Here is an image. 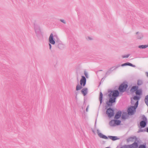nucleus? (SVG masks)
<instances>
[{"mask_svg":"<svg viewBox=\"0 0 148 148\" xmlns=\"http://www.w3.org/2000/svg\"><path fill=\"white\" fill-rule=\"evenodd\" d=\"M126 65H128L130 66H132V67H134L135 66L133 64H132L129 63V62H127L124 64H123L121 65L122 66H126Z\"/></svg>","mask_w":148,"mask_h":148,"instance_id":"obj_12","label":"nucleus"},{"mask_svg":"<svg viewBox=\"0 0 148 148\" xmlns=\"http://www.w3.org/2000/svg\"><path fill=\"white\" fill-rule=\"evenodd\" d=\"M61 21L62 22H63L64 23H65V22H64V20H61Z\"/></svg>","mask_w":148,"mask_h":148,"instance_id":"obj_27","label":"nucleus"},{"mask_svg":"<svg viewBox=\"0 0 148 148\" xmlns=\"http://www.w3.org/2000/svg\"><path fill=\"white\" fill-rule=\"evenodd\" d=\"M127 87V84H123L120 86L119 89L120 92H123L125 90Z\"/></svg>","mask_w":148,"mask_h":148,"instance_id":"obj_4","label":"nucleus"},{"mask_svg":"<svg viewBox=\"0 0 148 148\" xmlns=\"http://www.w3.org/2000/svg\"><path fill=\"white\" fill-rule=\"evenodd\" d=\"M89 38L90 40H91V38Z\"/></svg>","mask_w":148,"mask_h":148,"instance_id":"obj_33","label":"nucleus"},{"mask_svg":"<svg viewBox=\"0 0 148 148\" xmlns=\"http://www.w3.org/2000/svg\"><path fill=\"white\" fill-rule=\"evenodd\" d=\"M138 88V86H133L130 90V91L131 92H133L136 90H137Z\"/></svg>","mask_w":148,"mask_h":148,"instance_id":"obj_11","label":"nucleus"},{"mask_svg":"<svg viewBox=\"0 0 148 148\" xmlns=\"http://www.w3.org/2000/svg\"><path fill=\"white\" fill-rule=\"evenodd\" d=\"M127 114L126 112H124L123 113L122 115V118L123 119H125L127 118Z\"/></svg>","mask_w":148,"mask_h":148,"instance_id":"obj_15","label":"nucleus"},{"mask_svg":"<svg viewBox=\"0 0 148 148\" xmlns=\"http://www.w3.org/2000/svg\"><path fill=\"white\" fill-rule=\"evenodd\" d=\"M106 112L108 116L110 118L113 116L114 115V111L110 108L107 109Z\"/></svg>","mask_w":148,"mask_h":148,"instance_id":"obj_5","label":"nucleus"},{"mask_svg":"<svg viewBox=\"0 0 148 148\" xmlns=\"http://www.w3.org/2000/svg\"><path fill=\"white\" fill-rule=\"evenodd\" d=\"M139 148H146V147L144 145H141L140 146Z\"/></svg>","mask_w":148,"mask_h":148,"instance_id":"obj_24","label":"nucleus"},{"mask_svg":"<svg viewBox=\"0 0 148 148\" xmlns=\"http://www.w3.org/2000/svg\"><path fill=\"white\" fill-rule=\"evenodd\" d=\"M138 147V144L136 143H134L131 145H127V148H136Z\"/></svg>","mask_w":148,"mask_h":148,"instance_id":"obj_7","label":"nucleus"},{"mask_svg":"<svg viewBox=\"0 0 148 148\" xmlns=\"http://www.w3.org/2000/svg\"><path fill=\"white\" fill-rule=\"evenodd\" d=\"M98 135L99 137L101 138L104 139H107L108 138L106 136L103 135L101 133H99V134Z\"/></svg>","mask_w":148,"mask_h":148,"instance_id":"obj_16","label":"nucleus"},{"mask_svg":"<svg viewBox=\"0 0 148 148\" xmlns=\"http://www.w3.org/2000/svg\"><path fill=\"white\" fill-rule=\"evenodd\" d=\"M115 125H120L121 123V121L119 120H115Z\"/></svg>","mask_w":148,"mask_h":148,"instance_id":"obj_22","label":"nucleus"},{"mask_svg":"<svg viewBox=\"0 0 148 148\" xmlns=\"http://www.w3.org/2000/svg\"><path fill=\"white\" fill-rule=\"evenodd\" d=\"M115 120H112L109 123V124L111 126H114L115 125Z\"/></svg>","mask_w":148,"mask_h":148,"instance_id":"obj_14","label":"nucleus"},{"mask_svg":"<svg viewBox=\"0 0 148 148\" xmlns=\"http://www.w3.org/2000/svg\"><path fill=\"white\" fill-rule=\"evenodd\" d=\"M121 111H119L117 112V113L116 114L115 117L114 118L115 119H119L121 116Z\"/></svg>","mask_w":148,"mask_h":148,"instance_id":"obj_8","label":"nucleus"},{"mask_svg":"<svg viewBox=\"0 0 148 148\" xmlns=\"http://www.w3.org/2000/svg\"><path fill=\"white\" fill-rule=\"evenodd\" d=\"M147 76H148V73H147Z\"/></svg>","mask_w":148,"mask_h":148,"instance_id":"obj_32","label":"nucleus"},{"mask_svg":"<svg viewBox=\"0 0 148 148\" xmlns=\"http://www.w3.org/2000/svg\"><path fill=\"white\" fill-rule=\"evenodd\" d=\"M85 75L86 76V77H87V78H88V74L86 73H85Z\"/></svg>","mask_w":148,"mask_h":148,"instance_id":"obj_26","label":"nucleus"},{"mask_svg":"<svg viewBox=\"0 0 148 148\" xmlns=\"http://www.w3.org/2000/svg\"><path fill=\"white\" fill-rule=\"evenodd\" d=\"M147 132H148V128L147 129Z\"/></svg>","mask_w":148,"mask_h":148,"instance_id":"obj_29","label":"nucleus"},{"mask_svg":"<svg viewBox=\"0 0 148 148\" xmlns=\"http://www.w3.org/2000/svg\"><path fill=\"white\" fill-rule=\"evenodd\" d=\"M136 137H130L128 139V141L133 140H134L135 141L136 140Z\"/></svg>","mask_w":148,"mask_h":148,"instance_id":"obj_18","label":"nucleus"},{"mask_svg":"<svg viewBox=\"0 0 148 148\" xmlns=\"http://www.w3.org/2000/svg\"><path fill=\"white\" fill-rule=\"evenodd\" d=\"M142 91L141 89L137 90L136 92V94L137 95H141Z\"/></svg>","mask_w":148,"mask_h":148,"instance_id":"obj_13","label":"nucleus"},{"mask_svg":"<svg viewBox=\"0 0 148 148\" xmlns=\"http://www.w3.org/2000/svg\"><path fill=\"white\" fill-rule=\"evenodd\" d=\"M87 89L86 88H84L82 90V92L84 96L86 95L87 93Z\"/></svg>","mask_w":148,"mask_h":148,"instance_id":"obj_10","label":"nucleus"},{"mask_svg":"<svg viewBox=\"0 0 148 148\" xmlns=\"http://www.w3.org/2000/svg\"><path fill=\"white\" fill-rule=\"evenodd\" d=\"M140 97L137 96H134L132 99H131V103L133 104L135 102L134 106H131L128 109L127 112L128 114L132 115L134 114L136 111V109L138 104V100Z\"/></svg>","mask_w":148,"mask_h":148,"instance_id":"obj_1","label":"nucleus"},{"mask_svg":"<svg viewBox=\"0 0 148 148\" xmlns=\"http://www.w3.org/2000/svg\"><path fill=\"white\" fill-rule=\"evenodd\" d=\"M87 110H88V108H87L86 109V110L87 111Z\"/></svg>","mask_w":148,"mask_h":148,"instance_id":"obj_31","label":"nucleus"},{"mask_svg":"<svg viewBox=\"0 0 148 148\" xmlns=\"http://www.w3.org/2000/svg\"><path fill=\"white\" fill-rule=\"evenodd\" d=\"M106 148H109V147H106Z\"/></svg>","mask_w":148,"mask_h":148,"instance_id":"obj_34","label":"nucleus"},{"mask_svg":"<svg viewBox=\"0 0 148 148\" xmlns=\"http://www.w3.org/2000/svg\"><path fill=\"white\" fill-rule=\"evenodd\" d=\"M102 98H103V94H102V92H100V96H99V99L101 103H102Z\"/></svg>","mask_w":148,"mask_h":148,"instance_id":"obj_17","label":"nucleus"},{"mask_svg":"<svg viewBox=\"0 0 148 148\" xmlns=\"http://www.w3.org/2000/svg\"><path fill=\"white\" fill-rule=\"evenodd\" d=\"M129 56V55H126V56H123V58H128Z\"/></svg>","mask_w":148,"mask_h":148,"instance_id":"obj_25","label":"nucleus"},{"mask_svg":"<svg viewBox=\"0 0 148 148\" xmlns=\"http://www.w3.org/2000/svg\"><path fill=\"white\" fill-rule=\"evenodd\" d=\"M49 41L52 44L54 45L55 44V42L53 39V35L52 34H51L49 36Z\"/></svg>","mask_w":148,"mask_h":148,"instance_id":"obj_6","label":"nucleus"},{"mask_svg":"<svg viewBox=\"0 0 148 148\" xmlns=\"http://www.w3.org/2000/svg\"><path fill=\"white\" fill-rule=\"evenodd\" d=\"M143 82L141 80H138L137 81V85L138 86L142 84Z\"/></svg>","mask_w":148,"mask_h":148,"instance_id":"obj_21","label":"nucleus"},{"mask_svg":"<svg viewBox=\"0 0 148 148\" xmlns=\"http://www.w3.org/2000/svg\"><path fill=\"white\" fill-rule=\"evenodd\" d=\"M138 38V39H140V38Z\"/></svg>","mask_w":148,"mask_h":148,"instance_id":"obj_35","label":"nucleus"},{"mask_svg":"<svg viewBox=\"0 0 148 148\" xmlns=\"http://www.w3.org/2000/svg\"><path fill=\"white\" fill-rule=\"evenodd\" d=\"M86 82V79L85 77L84 76H82V78L80 80V86L78 85L76 88L77 90H78L81 89L82 87L85 86Z\"/></svg>","mask_w":148,"mask_h":148,"instance_id":"obj_3","label":"nucleus"},{"mask_svg":"<svg viewBox=\"0 0 148 148\" xmlns=\"http://www.w3.org/2000/svg\"><path fill=\"white\" fill-rule=\"evenodd\" d=\"M110 138L113 140H114L117 139V137L116 136H110Z\"/></svg>","mask_w":148,"mask_h":148,"instance_id":"obj_20","label":"nucleus"},{"mask_svg":"<svg viewBox=\"0 0 148 148\" xmlns=\"http://www.w3.org/2000/svg\"><path fill=\"white\" fill-rule=\"evenodd\" d=\"M119 95V92L118 90H114L111 91L110 93L109 94V96L110 97L112 95L113 97L110 99L108 102H107L106 103L108 106H111V104L115 102V97L118 96Z\"/></svg>","mask_w":148,"mask_h":148,"instance_id":"obj_2","label":"nucleus"},{"mask_svg":"<svg viewBox=\"0 0 148 148\" xmlns=\"http://www.w3.org/2000/svg\"><path fill=\"white\" fill-rule=\"evenodd\" d=\"M49 47H50V49H51V45L50 44H49Z\"/></svg>","mask_w":148,"mask_h":148,"instance_id":"obj_28","label":"nucleus"},{"mask_svg":"<svg viewBox=\"0 0 148 148\" xmlns=\"http://www.w3.org/2000/svg\"><path fill=\"white\" fill-rule=\"evenodd\" d=\"M87 110H88V108H87L86 109V110L87 111Z\"/></svg>","mask_w":148,"mask_h":148,"instance_id":"obj_30","label":"nucleus"},{"mask_svg":"<svg viewBox=\"0 0 148 148\" xmlns=\"http://www.w3.org/2000/svg\"><path fill=\"white\" fill-rule=\"evenodd\" d=\"M140 124L141 128H144L145 127L146 123L145 121H142L140 122Z\"/></svg>","mask_w":148,"mask_h":148,"instance_id":"obj_9","label":"nucleus"},{"mask_svg":"<svg viewBox=\"0 0 148 148\" xmlns=\"http://www.w3.org/2000/svg\"><path fill=\"white\" fill-rule=\"evenodd\" d=\"M145 102L146 104L148 106V95L146 96L145 99Z\"/></svg>","mask_w":148,"mask_h":148,"instance_id":"obj_23","label":"nucleus"},{"mask_svg":"<svg viewBox=\"0 0 148 148\" xmlns=\"http://www.w3.org/2000/svg\"><path fill=\"white\" fill-rule=\"evenodd\" d=\"M148 47V45H142L139 46L138 47L140 49H144Z\"/></svg>","mask_w":148,"mask_h":148,"instance_id":"obj_19","label":"nucleus"}]
</instances>
